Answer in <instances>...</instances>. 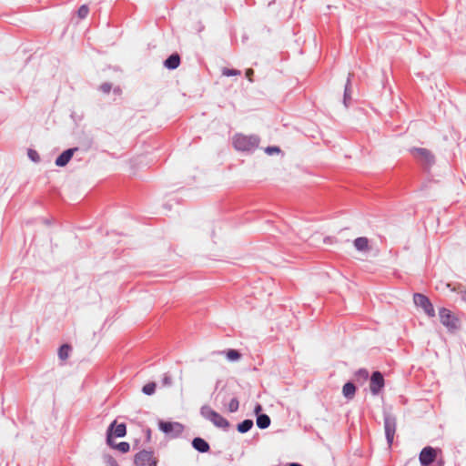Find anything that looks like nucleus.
I'll return each instance as SVG.
<instances>
[{
  "label": "nucleus",
  "mask_w": 466,
  "mask_h": 466,
  "mask_svg": "<svg viewBox=\"0 0 466 466\" xmlns=\"http://www.w3.org/2000/svg\"><path fill=\"white\" fill-rule=\"evenodd\" d=\"M356 392V387L352 382H347L344 384L342 388V393L343 396L348 399L351 400L354 398Z\"/></svg>",
  "instance_id": "obj_16"
},
{
  "label": "nucleus",
  "mask_w": 466,
  "mask_h": 466,
  "mask_svg": "<svg viewBox=\"0 0 466 466\" xmlns=\"http://www.w3.org/2000/svg\"><path fill=\"white\" fill-rule=\"evenodd\" d=\"M289 466H302V465H300V464H299V463H295V462H293V463H290Z\"/></svg>",
  "instance_id": "obj_37"
},
{
  "label": "nucleus",
  "mask_w": 466,
  "mask_h": 466,
  "mask_svg": "<svg viewBox=\"0 0 466 466\" xmlns=\"http://www.w3.org/2000/svg\"><path fill=\"white\" fill-rule=\"evenodd\" d=\"M354 247L359 251H368L370 249L369 239L366 237H360L354 240Z\"/></svg>",
  "instance_id": "obj_15"
},
{
  "label": "nucleus",
  "mask_w": 466,
  "mask_h": 466,
  "mask_svg": "<svg viewBox=\"0 0 466 466\" xmlns=\"http://www.w3.org/2000/svg\"><path fill=\"white\" fill-rule=\"evenodd\" d=\"M226 400L227 396L222 391L218 392V395L216 396V400H219L223 404L225 403Z\"/></svg>",
  "instance_id": "obj_32"
},
{
  "label": "nucleus",
  "mask_w": 466,
  "mask_h": 466,
  "mask_svg": "<svg viewBox=\"0 0 466 466\" xmlns=\"http://www.w3.org/2000/svg\"><path fill=\"white\" fill-rule=\"evenodd\" d=\"M89 8L86 5H81L77 10V15L80 19H84L87 16Z\"/></svg>",
  "instance_id": "obj_26"
},
{
  "label": "nucleus",
  "mask_w": 466,
  "mask_h": 466,
  "mask_svg": "<svg viewBox=\"0 0 466 466\" xmlns=\"http://www.w3.org/2000/svg\"><path fill=\"white\" fill-rule=\"evenodd\" d=\"M253 427V420H244L242 422H240L238 425V431L240 433H246L248 432L251 428Z\"/></svg>",
  "instance_id": "obj_19"
},
{
  "label": "nucleus",
  "mask_w": 466,
  "mask_h": 466,
  "mask_svg": "<svg viewBox=\"0 0 466 466\" xmlns=\"http://www.w3.org/2000/svg\"><path fill=\"white\" fill-rule=\"evenodd\" d=\"M159 429L165 432L166 434H172L174 436H178L183 432L184 427L179 422H166L159 421Z\"/></svg>",
  "instance_id": "obj_10"
},
{
  "label": "nucleus",
  "mask_w": 466,
  "mask_h": 466,
  "mask_svg": "<svg viewBox=\"0 0 466 466\" xmlns=\"http://www.w3.org/2000/svg\"><path fill=\"white\" fill-rule=\"evenodd\" d=\"M439 317L441 323L446 327L449 331L453 332L460 328L459 319L449 309H439Z\"/></svg>",
  "instance_id": "obj_4"
},
{
  "label": "nucleus",
  "mask_w": 466,
  "mask_h": 466,
  "mask_svg": "<svg viewBox=\"0 0 466 466\" xmlns=\"http://www.w3.org/2000/svg\"><path fill=\"white\" fill-rule=\"evenodd\" d=\"M437 457L436 451L432 447H425L420 453L421 466H441V463H434Z\"/></svg>",
  "instance_id": "obj_7"
},
{
  "label": "nucleus",
  "mask_w": 466,
  "mask_h": 466,
  "mask_svg": "<svg viewBox=\"0 0 466 466\" xmlns=\"http://www.w3.org/2000/svg\"><path fill=\"white\" fill-rule=\"evenodd\" d=\"M114 91H115V92L119 93V92H120V89L117 87V88H115V90H114Z\"/></svg>",
  "instance_id": "obj_38"
},
{
  "label": "nucleus",
  "mask_w": 466,
  "mask_h": 466,
  "mask_svg": "<svg viewBox=\"0 0 466 466\" xmlns=\"http://www.w3.org/2000/svg\"><path fill=\"white\" fill-rule=\"evenodd\" d=\"M239 402L237 398L231 399V400L228 403V410L229 412H236L238 410Z\"/></svg>",
  "instance_id": "obj_25"
},
{
  "label": "nucleus",
  "mask_w": 466,
  "mask_h": 466,
  "mask_svg": "<svg viewBox=\"0 0 466 466\" xmlns=\"http://www.w3.org/2000/svg\"><path fill=\"white\" fill-rule=\"evenodd\" d=\"M115 423H116V421L111 423L109 428L107 429V431H106V443H107L108 446H110L112 448H115V449L118 450L119 451H121L123 453H126L130 449L129 443L126 442V441H122V442H119L118 444H115L113 440H112V436H113L112 431L114 429Z\"/></svg>",
  "instance_id": "obj_11"
},
{
  "label": "nucleus",
  "mask_w": 466,
  "mask_h": 466,
  "mask_svg": "<svg viewBox=\"0 0 466 466\" xmlns=\"http://www.w3.org/2000/svg\"><path fill=\"white\" fill-rule=\"evenodd\" d=\"M71 347L68 344L62 345L58 350V357L62 360H66L69 357Z\"/></svg>",
  "instance_id": "obj_20"
},
{
  "label": "nucleus",
  "mask_w": 466,
  "mask_h": 466,
  "mask_svg": "<svg viewBox=\"0 0 466 466\" xmlns=\"http://www.w3.org/2000/svg\"><path fill=\"white\" fill-rule=\"evenodd\" d=\"M142 391L146 395H152L156 391V383L155 382H149L143 386Z\"/></svg>",
  "instance_id": "obj_23"
},
{
  "label": "nucleus",
  "mask_w": 466,
  "mask_h": 466,
  "mask_svg": "<svg viewBox=\"0 0 466 466\" xmlns=\"http://www.w3.org/2000/svg\"><path fill=\"white\" fill-rule=\"evenodd\" d=\"M100 91H102L104 94H108L112 89V85L110 83H103L99 86Z\"/></svg>",
  "instance_id": "obj_30"
},
{
  "label": "nucleus",
  "mask_w": 466,
  "mask_h": 466,
  "mask_svg": "<svg viewBox=\"0 0 466 466\" xmlns=\"http://www.w3.org/2000/svg\"><path fill=\"white\" fill-rule=\"evenodd\" d=\"M413 301L417 307L423 309L427 316L430 318H433L435 316L434 307L427 296L420 293H415L413 295Z\"/></svg>",
  "instance_id": "obj_6"
},
{
  "label": "nucleus",
  "mask_w": 466,
  "mask_h": 466,
  "mask_svg": "<svg viewBox=\"0 0 466 466\" xmlns=\"http://www.w3.org/2000/svg\"><path fill=\"white\" fill-rule=\"evenodd\" d=\"M259 145V138L257 136H245L237 134L233 137V146L238 151H253Z\"/></svg>",
  "instance_id": "obj_1"
},
{
  "label": "nucleus",
  "mask_w": 466,
  "mask_h": 466,
  "mask_svg": "<svg viewBox=\"0 0 466 466\" xmlns=\"http://www.w3.org/2000/svg\"><path fill=\"white\" fill-rule=\"evenodd\" d=\"M280 149L278 147H268L266 152L268 154L279 153Z\"/></svg>",
  "instance_id": "obj_33"
},
{
  "label": "nucleus",
  "mask_w": 466,
  "mask_h": 466,
  "mask_svg": "<svg viewBox=\"0 0 466 466\" xmlns=\"http://www.w3.org/2000/svg\"><path fill=\"white\" fill-rule=\"evenodd\" d=\"M226 356L228 360L235 361L240 359L241 355L240 353L236 350H228L226 352Z\"/></svg>",
  "instance_id": "obj_24"
},
{
  "label": "nucleus",
  "mask_w": 466,
  "mask_h": 466,
  "mask_svg": "<svg viewBox=\"0 0 466 466\" xmlns=\"http://www.w3.org/2000/svg\"><path fill=\"white\" fill-rule=\"evenodd\" d=\"M127 433V427L125 423H120L116 426L114 434L116 437L121 438L124 437Z\"/></svg>",
  "instance_id": "obj_22"
},
{
  "label": "nucleus",
  "mask_w": 466,
  "mask_h": 466,
  "mask_svg": "<svg viewBox=\"0 0 466 466\" xmlns=\"http://www.w3.org/2000/svg\"><path fill=\"white\" fill-rule=\"evenodd\" d=\"M200 414L206 420L211 421L216 427L221 429H228L229 427V422L224 417H222L219 413L212 410L208 405H203L200 409Z\"/></svg>",
  "instance_id": "obj_3"
},
{
  "label": "nucleus",
  "mask_w": 466,
  "mask_h": 466,
  "mask_svg": "<svg viewBox=\"0 0 466 466\" xmlns=\"http://www.w3.org/2000/svg\"><path fill=\"white\" fill-rule=\"evenodd\" d=\"M261 410H262V407H261V405H260V404H258H258L255 406V408H254V411H255V413H256V414H258V413H259V411H260Z\"/></svg>",
  "instance_id": "obj_36"
},
{
  "label": "nucleus",
  "mask_w": 466,
  "mask_h": 466,
  "mask_svg": "<svg viewBox=\"0 0 466 466\" xmlns=\"http://www.w3.org/2000/svg\"><path fill=\"white\" fill-rule=\"evenodd\" d=\"M162 385L169 387L172 385V378L168 373H165L162 378Z\"/></svg>",
  "instance_id": "obj_28"
},
{
  "label": "nucleus",
  "mask_w": 466,
  "mask_h": 466,
  "mask_svg": "<svg viewBox=\"0 0 466 466\" xmlns=\"http://www.w3.org/2000/svg\"><path fill=\"white\" fill-rule=\"evenodd\" d=\"M410 151L412 157L423 167V168L429 169L434 165L435 157L431 150L424 147H412Z\"/></svg>",
  "instance_id": "obj_2"
},
{
  "label": "nucleus",
  "mask_w": 466,
  "mask_h": 466,
  "mask_svg": "<svg viewBox=\"0 0 466 466\" xmlns=\"http://www.w3.org/2000/svg\"><path fill=\"white\" fill-rule=\"evenodd\" d=\"M134 462L136 466H151L156 464L153 453L148 451H141L135 455Z\"/></svg>",
  "instance_id": "obj_8"
},
{
  "label": "nucleus",
  "mask_w": 466,
  "mask_h": 466,
  "mask_svg": "<svg viewBox=\"0 0 466 466\" xmlns=\"http://www.w3.org/2000/svg\"><path fill=\"white\" fill-rule=\"evenodd\" d=\"M384 430L386 440L389 447L392 445L394 435L396 432L397 420L390 413H384Z\"/></svg>",
  "instance_id": "obj_5"
},
{
  "label": "nucleus",
  "mask_w": 466,
  "mask_h": 466,
  "mask_svg": "<svg viewBox=\"0 0 466 466\" xmlns=\"http://www.w3.org/2000/svg\"><path fill=\"white\" fill-rule=\"evenodd\" d=\"M77 147L68 148L65 150L61 155L57 157L56 159V165L57 167H65L72 158L74 153L77 151Z\"/></svg>",
  "instance_id": "obj_12"
},
{
  "label": "nucleus",
  "mask_w": 466,
  "mask_h": 466,
  "mask_svg": "<svg viewBox=\"0 0 466 466\" xmlns=\"http://www.w3.org/2000/svg\"><path fill=\"white\" fill-rule=\"evenodd\" d=\"M28 157L34 162H38L40 160V157H39L38 153L34 149L28 150Z\"/></svg>",
  "instance_id": "obj_29"
},
{
  "label": "nucleus",
  "mask_w": 466,
  "mask_h": 466,
  "mask_svg": "<svg viewBox=\"0 0 466 466\" xmlns=\"http://www.w3.org/2000/svg\"><path fill=\"white\" fill-rule=\"evenodd\" d=\"M448 288H450L451 291L459 293L461 295V299L466 302V289H464L462 285L459 284L451 288V285L448 284Z\"/></svg>",
  "instance_id": "obj_21"
},
{
  "label": "nucleus",
  "mask_w": 466,
  "mask_h": 466,
  "mask_svg": "<svg viewBox=\"0 0 466 466\" xmlns=\"http://www.w3.org/2000/svg\"><path fill=\"white\" fill-rule=\"evenodd\" d=\"M351 76H352V74H349V76H348V79H347V82L345 85V89H344L343 104L345 105L346 107L349 106L350 101L351 99V97H350Z\"/></svg>",
  "instance_id": "obj_17"
},
{
  "label": "nucleus",
  "mask_w": 466,
  "mask_h": 466,
  "mask_svg": "<svg viewBox=\"0 0 466 466\" xmlns=\"http://www.w3.org/2000/svg\"><path fill=\"white\" fill-rule=\"evenodd\" d=\"M270 425V418L267 414H258L257 417V426L259 429H267Z\"/></svg>",
  "instance_id": "obj_18"
},
{
  "label": "nucleus",
  "mask_w": 466,
  "mask_h": 466,
  "mask_svg": "<svg viewBox=\"0 0 466 466\" xmlns=\"http://www.w3.org/2000/svg\"><path fill=\"white\" fill-rule=\"evenodd\" d=\"M384 378L380 371H374L370 377V390L373 395H378L384 387Z\"/></svg>",
  "instance_id": "obj_9"
},
{
  "label": "nucleus",
  "mask_w": 466,
  "mask_h": 466,
  "mask_svg": "<svg viewBox=\"0 0 466 466\" xmlns=\"http://www.w3.org/2000/svg\"><path fill=\"white\" fill-rule=\"evenodd\" d=\"M107 464H108V466H118L116 461L112 457H108Z\"/></svg>",
  "instance_id": "obj_35"
},
{
  "label": "nucleus",
  "mask_w": 466,
  "mask_h": 466,
  "mask_svg": "<svg viewBox=\"0 0 466 466\" xmlns=\"http://www.w3.org/2000/svg\"><path fill=\"white\" fill-rule=\"evenodd\" d=\"M254 75V70L251 68L247 69L246 71V76L248 79L249 82H253L252 76Z\"/></svg>",
  "instance_id": "obj_34"
},
{
  "label": "nucleus",
  "mask_w": 466,
  "mask_h": 466,
  "mask_svg": "<svg viewBox=\"0 0 466 466\" xmlns=\"http://www.w3.org/2000/svg\"><path fill=\"white\" fill-rule=\"evenodd\" d=\"M356 375L359 376L360 378H362L364 380H367L368 377H369V371L366 370V369H360L357 372H356Z\"/></svg>",
  "instance_id": "obj_31"
},
{
  "label": "nucleus",
  "mask_w": 466,
  "mask_h": 466,
  "mask_svg": "<svg viewBox=\"0 0 466 466\" xmlns=\"http://www.w3.org/2000/svg\"><path fill=\"white\" fill-rule=\"evenodd\" d=\"M180 65V56L178 54H172L164 62L165 67L170 70L177 68Z\"/></svg>",
  "instance_id": "obj_14"
},
{
  "label": "nucleus",
  "mask_w": 466,
  "mask_h": 466,
  "mask_svg": "<svg viewBox=\"0 0 466 466\" xmlns=\"http://www.w3.org/2000/svg\"><path fill=\"white\" fill-rule=\"evenodd\" d=\"M222 75L226 76H240L241 72L238 69H229V68H223Z\"/></svg>",
  "instance_id": "obj_27"
},
{
  "label": "nucleus",
  "mask_w": 466,
  "mask_h": 466,
  "mask_svg": "<svg viewBox=\"0 0 466 466\" xmlns=\"http://www.w3.org/2000/svg\"><path fill=\"white\" fill-rule=\"evenodd\" d=\"M192 446L199 452H208L210 449L209 444L202 438L197 437L192 441Z\"/></svg>",
  "instance_id": "obj_13"
}]
</instances>
